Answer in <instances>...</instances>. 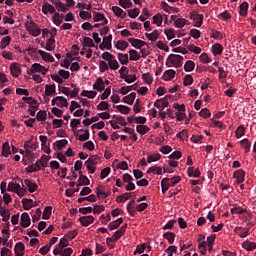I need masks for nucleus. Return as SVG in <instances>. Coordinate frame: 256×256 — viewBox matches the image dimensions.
<instances>
[{
    "label": "nucleus",
    "mask_w": 256,
    "mask_h": 256,
    "mask_svg": "<svg viewBox=\"0 0 256 256\" xmlns=\"http://www.w3.org/2000/svg\"><path fill=\"white\" fill-rule=\"evenodd\" d=\"M79 221L82 227H89V225H91L95 221V217H93L92 215L81 216L79 218Z\"/></svg>",
    "instance_id": "423d86ee"
},
{
    "label": "nucleus",
    "mask_w": 256,
    "mask_h": 256,
    "mask_svg": "<svg viewBox=\"0 0 256 256\" xmlns=\"http://www.w3.org/2000/svg\"><path fill=\"white\" fill-rule=\"evenodd\" d=\"M0 215H1L2 221H4V223H7V221H9V219L11 217L9 210H5V209L0 210Z\"/></svg>",
    "instance_id": "13d9d810"
},
{
    "label": "nucleus",
    "mask_w": 256,
    "mask_h": 256,
    "mask_svg": "<svg viewBox=\"0 0 256 256\" xmlns=\"http://www.w3.org/2000/svg\"><path fill=\"white\" fill-rule=\"evenodd\" d=\"M10 71L13 77H19V75H21V67H19L17 63L11 64Z\"/></svg>",
    "instance_id": "f3484780"
},
{
    "label": "nucleus",
    "mask_w": 256,
    "mask_h": 256,
    "mask_svg": "<svg viewBox=\"0 0 256 256\" xmlns=\"http://www.w3.org/2000/svg\"><path fill=\"white\" fill-rule=\"evenodd\" d=\"M82 45H83V47H96L97 48V46H95V42H93V39H91V37H87V36L84 37Z\"/></svg>",
    "instance_id": "4c0bfd02"
},
{
    "label": "nucleus",
    "mask_w": 256,
    "mask_h": 256,
    "mask_svg": "<svg viewBox=\"0 0 256 256\" xmlns=\"http://www.w3.org/2000/svg\"><path fill=\"white\" fill-rule=\"evenodd\" d=\"M37 121H47V111L40 110L36 115Z\"/></svg>",
    "instance_id": "052dcab7"
},
{
    "label": "nucleus",
    "mask_w": 256,
    "mask_h": 256,
    "mask_svg": "<svg viewBox=\"0 0 256 256\" xmlns=\"http://www.w3.org/2000/svg\"><path fill=\"white\" fill-rule=\"evenodd\" d=\"M45 49L46 51H53L55 49V38L51 37L47 40Z\"/></svg>",
    "instance_id": "79ce46f5"
},
{
    "label": "nucleus",
    "mask_w": 256,
    "mask_h": 256,
    "mask_svg": "<svg viewBox=\"0 0 256 256\" xmlns=\"http://www.w3.org/2000/svg\"><path fill=\"white\" fill-rule=\"evenodd\" d=\"M120 113H122L123 115H129V113L131 112V108L129 106H125V105H117L114 106Z\"/></svg>",
    "instance_id": "72a5a7b5"
},
{
    "label": "nucleus",
    "mask_w": 256,
    "mask_h": 256,
    "mask_svg": "<svg viewBox=\"0 0 256 256\" xmlns=\"http://www.w3.org/2000/svg\"><path fill=\"white\" fill-rule=\"evenodd\" d=\"M127 212L129 213V215H131L132 217H135V213H137V208H135V200H131L128 204H127Z\"/></svg>",
    "instance_id": "a211bd4d"
},
{
    "label": "nucleus",
    "mask_w": 256,
    "mask_h": 256,
    "mask_svg": "<svg viewBox=\"0 0 256 256\" xmlns=\"http://www.w3.org/2000/svg\"><path fill=\"white\" fill-rule=\"evenodd\" d=\"M164 239H167L168 243H170V245H173V243H175V233L173 232H166L163 234Z\"/></svg>",
    "instance_id": "e433bc0d"
},
{
    "label": "nucleus",
    "mask_w": 256,
    "mask_h": 256,
    "mask_svg": "<svg viewBox=\"0 0 256 256\" xmlns=\"http://www.w3.org/2000/svg\"><path fill=\"white\" fill-rule=\"evenodd\" d=\"M30 33L33 37H39L41 35V29L37 27L36 24H33L32 28L30 29Z\"/></svg>",
    "instance_id": "e2e57ef3"
},
{
    "label": "nucleus",
    "mask_w": 256,
    "mask_h": 256,
    "mask_svg": "<svg viewBox=\"0 0 256 256\" xmlns=\"http://www.w3.org/2000/svg\"><path fill=\"white\" fill-rule=\"evenodd\" d=\"M188 51H191V53H195L196 55H200L201 48L198 46H195V44L188 45Z\"/></svg>",
    "instance_id": "774afa93"
},
{
    "label": "nucleus",
    "mask_w": 256,
    "mask_h": 256,
    "mask_svg": "<svg viewBox=\"0 0 256 256\" xmlns=\"http://www.w3.org/2000/svg\"><path fill=\"white\" fill-rule=\"evenodd\" d=\"M52 5H55L57 11H61L62 13H67L69 11V8L61 2V0H51Z\"/></svg>",
    "instance_id": "6e6552de"
},
{
    "label": "nucleus",
    "mask_w": 256,
    "mask_h": 256,
    "mask_svg": "<svg viewBox=\"0 0 256 256\" xmlns=\"http://www.w3.org/2000/svg\"><path fill=\"white\" fill-rule=\"evenodd\" d=\"M56 105L57 107H69V102H67V98L63 97V96H57L56 97Z\"/></svg>",
    "instance_id": "aec40b11"
},
{
    "label": "nucleus",
    "mask_w": 256,
    "mask_h": 256,
    "mask_svg": "<svg viewBox=\"0 0 256 256\" xmlns=\"http://www.w3.org/2000/svg\"><path fill=\"white\" fill-rule=\"evenodd\" d=\"M51 211H53V207L46 206L44 212L42 214V219L47 220L51 218Z\"/></svg>",
    "instance_id": "09e8293b"
},
{
    "label": "nucleus",
    "mask_w": 256,
    "mask_h": 256,
    "mask_svg": "<svg viewBox=\"0 0 256 256\" xmlns=\"http://www.w3.org/2000/svg\"><path fill=\"white\" fill-rule=\"evenodd\" d=\"M118 60L120 61L121 65H127V63H129V55L118 53Z\"/></svg>",
    "instance_id": "603ef678"
},
{
    "label": "nucleus",
    "mask_w": 256,
    "mask_h": 256,
    "mask_svg": "<svg viewBox=\"0 0 256 256\" xmlns=\"http://www.w3.org/2000/svg\"><path fill=\"white\" fill-rule=\"evenodd\" d=\"M37 147H39V146L35 143H31V140L26 141L24 143V149L26 151V157H30L31 159H33V157H35V154L33 153V151H36Z\"/></svg>",
    "instance_id": "f257e3e1"
},
{
    "label": "nucleus",
    "mask_w": 256,
    "mask_h": 256,
    "mask_svg": "<svg viewBox=\"0 0 256 256\" xmlns=\"http://www.w3.org/2000/svg\"><path fill=\"white\" fill-rule=\"evenodd\" d=\"M172 61H173L174 65H177V67H181V65H183V56L172 55Z\"/></svg>",
    "instance_id": "a18cd8bd"
},
{
    "label": "nucleus",
    "mask_w": 256,
    "mask_h": 256,
    "mask_svg": "<svg viewBox=\"0 0 256 256\" xmlns=\"http://www.w3.org/2000/svg\"><path fill=\"white\" fill-rule=\"evenodd\" d=\"M247 11H249V3L243 2V3L240 5L239 15H240L241 17H247Z\"/></svg>",
    "instance_id": "b1692460"
},
{
    "label": "nucleus",
    "mask_w": 256,
    "mask_h": 256,
    "mask_svg": "<svg viewBox=\"0 0 256 256\" xmlns=\"http://www.w3.org/2000/svg\"><path fill=\"white\" fill-rule=\"evenodd\" d=\"M39 140L41 141L42 151L49 155L51 153V148L49 147V144H47V136L40 135Z\"/></svg>",
    "instance_id": "1a4fd4ad"
},
{
    "label": "nucleus",
    "mask_w": 256,
    "mask_h": 256,
    "mask_svg": "<svg viewBox=\"0 0 256 256\" xmlns=\"http://www.w3.org/2000/svg\"><path fill=\"white\" fill-rule=\"evenodd\" d=\"M93 89L96 91H105V81H103V78L99 77L95 83L93 84Z\"/></svg>",
    "instance_id": "ddd939ff"
},
{
    "label": "nucleus",
    "mask_w": 256,
    "mask_h": 256,
    "mask_svg": "<svg viewBox=\"0 0 256 256\" xmlns=\"http://www.w3.org/2000/svg\"><path fill=\"white\" fill-rule=\"evenodd\" d=\"M112 11L116 17H121L122 19H125L127 17V13L123 11V9L119 8V6H113Z\"/></svg>",
    "instance_id": "412c9836"
},
{
    "label": "nucleus",
    "mask_w": 256,
    "mask_h": 256,
    "mask_svg": "<svg viewBox=\"0 0 256 256\" xmlns=\"http://www.w3.org/2000/svg\"><path fill=\"white\" fill-rule=\"evenodd\" d=\"M146 37L149 41H157V39H159V30H154L152 33H146Z\"/></svg>",
    "instance_id": "37998d69"
},
{
    "label": "nucleus",
    "mask_w": 256,
    "mask_h": 256,
    "mask_svg": "<svg viewBox=\"0 0 256 256\" xmlns=\"http://www.w3.org/2000/svg\"><path fill=\"white\" fill-rule=\"evenodd\" d=\"M161 187H162V193H165L169 190L170 184H169V178H163L161 181Z\"/></svg>",
    "instance_id": "bf43d9fd"
},
{
    "label": "nucleus",
    "mask_w": 256,
    "mask_h": 256,
    "mask_svg": "<svg viewBox=\"0 0 256 256\" xmlns=\"http://www.w3.org/2000/svg\"><path fill=\"white\" fill-rule=\"evenodd\" d=\"M240 145L244 147L245 153H249L251 151V142H249V139H243L242 141H240Z\"/></svg>",
    "instance_id": "8fccbe9b"
},
{
    "label": "nucleus",
    "mask_w": 256,
    "mask_h": 256,
    "mask_svg": "<svg viewBox=\"0 0 256 256\" xmlns=\"http://www.w3.org/2000/svg\"><path fill=\"white\" fill-rule=\"evenodd\" d=\"M131 199V193H124L116 198L117 203H125Z\"/></svg>",
    "instance_id": "a19ab883"
},
{
    "label": "nucleus",
    "mask_w": 256,
    "mask_h": 256,
    "mask_svg": "<svg viewBox=\"0 0 256 256\" xmlns=\"http://www.w3.org/2000/svg\"><path fill=\"white\" fill-rule=\"evenodd\" d=\"M10 43H11V36H5L4 38H2L0 42V49H5L6 47H9Z\"/></svg>",
    "instance_id": "ea45409f"
},
{
    "label": "nucleus",
    "mask_w": 256,
    "mask_h": 256,
    "mask_svg": "<svg viewBox=\"0 0 256 256\" xmlns=\"http://www.w3.org/2000/svg\"><path fill=\"white\" fill-rule=\"evenodd\" d=\"M128 43H130V45L135 49H141V47L147 45L145 41L135 38H128Z\"/></svg>",
    "instance_id": "0eeeda50"
},
{
    "label": "nucleus",
    "mask_w": 256,
    "mask_h": 256,
    "mask_svg": "<svg viewBox=\"0 0 256 256\" xmlns=\"http://www.w3.org/2000/svg\"><path fill=\"white\" fill-rule=\"evenodd\" d=\"M181 151H174L169 157H168V165L169 167H177L179 165V162L173 160V159H181L182 157Z\"/></svg>",
    "instance_id": "7ed1b4c3"
},
{
    "label": "nucleus",
    "mask_w": 256,
    "mask_h": 256,
    "mask_svg": "<svg viewBox=\"0 0 256 256\" xmlns=\"http://www.w3.org/2000/svg\"><path fill=\"white\" fill-rule=\"evenodd\" d=\"M111 41H113V35L109 34L108 36L103 37V43L106 45L108 51H111V48L113 47Z\"/></svg>",
    "instance_id": "7c9ffc66"
},
{
    "label": "nucleus",
    "mask_w": 256,
    "mask_h": 256,
    "mask_svg": "<svg viewBox=\"0 0 256 256\" xmlns=\"http://www.w3.org/2000/svg\"><path fill=\"white\" fill-rule=\"evenodd\" d=\"M20 223H21V227H24V228H27L29 227V225H31V218L29 217V213L27 212L22 213Z\"/></svg>",
    "instance_id": "9b49d317"
},
{
    "label": "nucleus",
    "mask_w": 256,
    "mask_h": 256,
    "mask_svg": "<svg viewBox=\"0 0 256 256\" xmlns=\"http://www.w3.org/2000/svg\"><path fill=\"white\" fill-rule=\"evenodd\" d=\"M42 13L44 15H55L56 9L55 6L51 5L49 2L45 1L44 4L42 5Z\"/></svg>",
    "instance_id": "20e7f679"
},
{
    "label": "nucleus",
    "mask_w": 256,
    "mask_h": 256,
    "mask_svg": "<svg viewBox=\"0 0 256 256\" xmlns=\"http://www.w3.org/2000/svg\"><path fill=\"white\" fill-rule=\"evenodd\" d=\"M136 131L140 135H145V133L149 132V127H147L145 125H137L136 126Z\"/></svg>",
    "instance_id": "338daca9"
},
{
    "label": "nucleus",
    "mask_w": 256,
    "mask_h": 256,
    "mask_svg": "<svg viewBox=\"0 0 256 256\" xmlns=\"http://www.w3.org/2000/svg\"><path fill=\"white\" fill-rule=\"evenodd\" d=\"M108 65L110 69H112L113 71H117V69H119V62H117V59L115 58V56L111 61L108 62Z\"/></svg>",
    "instance_id": "0e129e2a"
},
{
    "label": "nucleus",
    "mask_w": 256,
    "mask_h": 256,
    "mask_svg": "<svg viewBox=\"0 0 256 256\" xmlns=\"http://www.w3.org/2000/svg\"><path fill=\"white\" fill-rule=\"evenodd\" d=\"M67 143H69V141H67L66 139H62V140H58L56 142L53 143V149L54 151H61L63 149V147H65L67 145Z\"/></svg>",
    "instance_id": "dca6fc26"
},
{
    "label": "nucleus",
    "mask_w": 256,
    "mask_h": 256,
    "mask_svg": "<svg viewBox=\"0 0 256 256\" xmlns=\"http://www.w3.org/2000/svg\"><path fill=\"white\" fill-rule=\"evenodd\" d=\"M109 107H110L109 102H107V101H102V102H100V103L97 105L96 109H97L98 111H109Z\"/></svg>",
    "instance_id": "49530a36"
},
{
    "label": "nucleus",
    "mask_w": 256,
    "mask_h": 256,
    "mask_svg": "<svg viewBox=\"0 0 256 256\" xmlns=\"http://www.w3.org/2000/svg\"><path fill=\"white\" fill-rule=\"evenodd\" d=\"M121 79H124L126 83H135V81H137V75L135 74L122 75Z\"/></svg>",
    "instance_id": "c9c22d12"
},
{
    "label": "nucleus",
    "mask_w": 256,
    "mask_h": 256,
    "mask_svg": "<svg viewBox=\"0 0 256 256\" xmlns=\"http://www.w3.org/2000/svg\"><path fill=\"white\" fill-rule=\"evenodd\" d=\"M22 205L25 211H29V209L33 208V199L23 198Z\"/></svg>",
    "instance_id": "bb28decb"
},
{
    "label": "nucleus",
    "mask_w": 256,
    "mask_h": 256,
    "mask_svg": "<svg viewBox=\"0 0 256 256\" xmlns=\"http://www.w3.org/2000/svg\"><path fill=\"white\" fill-rule=\"evenodd\" d=\"M115 47L119 51H125V49H127V47H129V44L125 40H118Z\"/></svg>",
    "instance_id": "2f4dec72"
},
{
    "label": "nucleus",
    "mask_w": 256,
    "mask_h": 256,
    "mask_svg": "<svg viewBox=\"0 0 256 256\" xmlns=\"http://www.w3.org/2000/svg\"><path fill=\"white\" fill-rule=\"evenodd\" d=\"M213 55H221L223 53V46L219 43H216L212 46Z\"/></svg>",
    "instance_id": "de8ad7c7"
},
{
    "label": "nucleus",
    "mask_w": 256,
    "mask_h": 256,
    "mask_svg": "<svg viewBox=\"0 0 256 256\" xmlns=\"http://www.w3.org/2000/svg\"><path fill=\"white\" fill-rule=\"evenodd\" d=\"M189 17H190L191 21L194 22V27H201V25H203V15L202 14L190 13Z\"/></svg>",
    "instance_id": "39448f33"
},
{
    "label": "nucleus",
    "mask_w": 256,
    "mask_h": 256,
    "mask_svg": "<svg viewBox=\"0 0 256 256\" xmlns=\"http://www.w3.org/2000/svg\"><path fill=\"white\" fill-rule=\"evenodd\" d=\"M2 155L3 157H9L11 155V146H9V142H5L2 145Z\"/></svg>",
    "instance_id": "c756f323"
},
{
    "label": "nucleus",
    "mask_w": 256,
    "mask_h": 256,
    "mask_svg": "<svg viewBox=\"0 0 256 256\" xmlns=\"http://www.w3.org/2000/svg\"><path fill=\"white\" fill-rule=\"evenodd\" d=\"M234 233H236V235H239L243 239L249 235V229L243 227H236L234 229Z\"/></svg>",
    "instance_id": "6ab92c4d"
},
{
    "label": "nucleus",
    "mask_w": 256,
    "mask_h": 256,
    "mask_svg": "<svg viewBox=\"0 0 256 256\" xmlns=\"http://www.w3.org/2000/svg\"><path fill=\"white\" fill-rule=\"evenodd\" d=\"M159 159H161V154H151L147 158V163H155V161H159Z\"/></svg>",
    "instance_id": "69168bd1"
},
{
    "label": "nucleus",
    "mask_w": 256,
    "mask_h": 256,
    "mask_svg": "<svg viewBox=\"0 0 256 256\" xmlns=\"http://www.w3.org/2000/svg\"><path fill=\"white\" fill-rule=\"evenodd\" d=\"M45 95H46V97H50V95H55V84H53V85L46 84L45 85Z\"/></svg>",
    "instance_id": "f704fd0d"
},
{
    "label": "nucleus",
    "mask_w": 256,
    "mask_h": 256,
    "mask_svg": "<svg viewBox=\"0 0 256 256\" xmlns=\"http://www.w3.org/2000/svg\"><path fill=\"white\" fill-rule=\"evenodd\" d=\"M25 251V244H23V242H18L15 244L14 247V253L16 256H23Z\"/></svg>",
    "instance_id": "4468645a"
},
{
    "label": "nucleus",
    "mask_w": 256,
    "mask_h": 256,
    "mask_svg": "<svg viewBox=\"0 0 256 256\" xmlns=\"http://www.w3.org/2000/svg\"><path fill=\"white\" fill-rule=\"evenodd\" d=\"M83 185H91V181L89 180V178H87V176L80 175L78 179L77 187H81Z\"/></svg>",
    "instance_id": "c85d7f7f"
},
{
    "label": "nucleus",
    "mask_w": 256,
    "mask_h": 256,
    "mask_svg": "<svg viewBox=\"0 0 256 256\" xmlns=\"http://www.w3.org/2000/svg\"><path fill=\"white\" fill-rule=\"evenodd\" d=\"M99 163V156L98 155H92L86 160L85 164L89 165H97Z\"/></svg>",
    "instance_id": "6e6d98bb"
},
{
    "label": "nucleus",
    "mask_w": 256,
    "mask_h": 256,
    "mask_svg": "<svg viewBox=\"0 0 256 256\" xmlns=\"http://www.w3.org/2000/svg\"><path fill=\"white\" fill-rule=\"evenodd\" d=\"M96 193H97V197L101 199H107V197H109V193L103 191V189H101V186H98L96 188Z\"/></svg>",
    "instance_id": "5fc2aeb1"
},
{
    "label": "nucleus",
    "mask_w": 256,
    "mask_h": 256,
    "mask_svg": "<svg viewBox=\"0 0 256 256\" xmlns=\"http://www.w3.org/2000/svg\"><path fill=\"white\" fill-rule=\"evenodd\" d=\"M135 97H137V94L135 92H132L129 95L125 96L123 98V101L127 103V105H133V103H135Z\"/></svg>",
    "instance_id": "5701e85b"
},
{
    "label": "nucleus",
    "mask_w": 256,
    "mask_h": 256,
    "mask_svg": "<svg viewBox=\"0 0 256 256\" xmlns=\"http://www.w3.org/2000/svg\"><path fill=\"white\" fill-rule=\"evenodd\" d=\"M195 69V62L188 60L184 65V70L189 73Z\"/></svg>",
    "instance_id": "3c124183"
},
{
    "label": "nucleus",
    "mask_w": 256,
    "mask_h": 256,
    "mask_svg": "<svg viewBox=\"0 0 256 256\" xmlns=\"http://www.w3.org/2000/svg\"><path fill=\"white\" fill-rule=\"evenodd\" d=\"M119 5L123 9H129L133 7V2H131V0H119Z\"/></svg>",
    "instance_id": "4d7b16f0"
},
{
    "label": "nucleus",
    "mask_w": 256,
    "mask_h": 256,
    "mask_svg": "<svg viewBox=\"0 0 256 256\" xmlns=\"http://www.w3.org/2000/svg\"><path fill=\"white\" fill-rule=\"evenodd\" d=\"M233 177L236 179V183H243V181H245V170H236L233 174Z\"/></svg>",
    "instance_id": "9d476101"
},
{
    "label": "nucleus",
    "mask_w": 256,
    "mask_h": 256,
    "mask_svg": "<svg viewBox=\"0 0 256 256\" xmlns=\"http://www.w3.org/2000/svg\"><path fill=\"white\" fill-rule=\"evenodd\" d=\"M63 17H64L63 14L55 13L53 16L54 25L59 27V25H61V23H63Z\"/></svg>",
    "instance_id": "58836bf2"
},
{
    "label": "nucleus",
    "mask_w": 256,
    "mask_h": 256,
    "mask_svg": "<svg viewBox=\"0 0 256 256\" xmlns=\"http://www.w3.org/2000/svg\"><path fill=\"white\" fill-rule=\"evenodd\" d=\"M24 185L26 186V187H28V191H29V193H35V191L37 190V189H39V186H37V183H33L31 180H29V179H25L24 180Z\"/></svg>",
    "instance_id": "2eb2a0df"
},
{
    "label": "nucleus",
    "mask_w": 256,
    "mask_h": 256,
    "mask_svg": "<svg viewBox=\"0 0 256 256\" xmlns=\"http://www.w3.org/2000/svg\"><path fill=\"white\" fill-rule=\"evenodd\" d=\"M129 55H130V61H139L141 59V55H139V52H137V50H130L129 51Z\"/></svg>",
    "instance_id": "c03bdc74"
},
{
    "label": "nucleus",
    "mask_w": 256,
    "mask_h": 256,
    "mask_svg": "<svg viewBox=\"0 0 256 256\" xmlns=\"http://www.w3.org/2000/svg\"><path fill=\"white\" fill-rule=\"evenodd\" d=\"M243 249L246 251H255L256 249V243L251 241H245L242 243Z\"/></svg>",
    "instance_id": "4be33fe9"
},
{
    "label": "nucleus",
    "mask_w": 256,
    "mask_h": 256,
    "mask_svg": "<svg viewBox=\"0 0 256 256\" xmlns=\"http://www.w3.org/2000/svg\"><path fill=\"white\" fill-rule=\"evenodd\" d=\"M188 176L190 177H201V171L199 168L194 169L193 167H189L187 169Z\"/></svg>",
    "instance_id": "a878e982"
},
{
    "label": "nucleus",
    "mask_w": 256,
    "mask_h": 256,
    "mask_svg": "<svg viewBox=\"0 0 256 256\" xmlns=\"http://www.w3.org/2000/svg\"><path fill=\"white\" fill-rule=\"evenodd\" d=\"M123 223V218H118L115 221H112L108 227L110 231H115V229H118V227Z\"/></svg>",
    "instance_id": "cd10ccee"
},
{
    "label": "nucleus",
    "mask_w": 256,
    "mask_h": 256,
    "mask_svg": "<svg viewBox=\"0 0 256 256\" xmlns=\"http://www.w3.org/2000/svg\"><path fill=\"white\" fill-rule=\"evenodd\" d=\"M38 54L42 57L43 61L48 63H55V58L51 54L43 50H38Z\"/></svg>",
    "instance_id": "f8f14e48"
},
{
    "label": "nucleus",
    "mask_w": 256,
    "mask_h": 256,
    "mask_svg": "<svg viewBox=\"0 0 256 256\" xmlns=\"http://www.w3.org/2000/svg\"><path fill=\"white\" fill-rule=\"evenodd\" d=\"M113 119H115L113 121L116 122L118 125H122V127L127 126V121H125V117L114 115Z\"/></svg>",
    "instance_id": "864d4df0"
},
{
    "label": "nucleus",
    "mask_w": 256,
    "mask_h": 256,
    "mask_svg": "<svg viewBox=\"0 0 256 256\" xmlns=\"http://www.w3.org/2000/svg\"><path fill=\"white\" fill-rule=\"evenodd\" d=\"M20 187H21V184L17 182H10L8 184L7 191H12L13 193H17Z\"/></svg>",
    "instance_id": "473e14b6"
},
{
    "label": "nucleus",
    "mask_w": 256,
    "mask_h": 256,
    "mask_svg": "<svg viewBox=\"0 0 256 256\" xmlns=\"http://www.w3.org/2000/svg\"><path fill=\"white\" fill-rule=\"evenodd\" d=\"M173 77H175V70H166L162 76V79L164 81H171V79H173Z\"/></svg>",
    "instance_id": "393cba45"
},
{
    "label": "nucleus",
    "mask_w": 256,
    "mask_h": 256,
    "mask_svg": "<svg viewBox=\"0 0 256 256\" xmlns=\"http://www.w3.org/2000/svg\"><path fill=\"white\" fill-rule=\"evenodd\" d=\"M127 229V224H124L119 230H117L112 237L108 238V243H115V241H119L120 237L125 235V231Z\"/></svg>",
    "instance_id": "f03ea898"
},
{
    "label": "nucleus",
    "mask_w": 256,
    "mask_h": 256,
    "mask_svg": "<svg viewBox=\"0 0 256 256\" xmlns=\"http://www.w3.org/2000/svg\"><path fill=\"white\" fill-rule=\"evenodd\" d=\"M243 135H245V126L240 125L236 129L235 136L237 139H241V137H243Z\"/></svg>",
    "instance_id": "680f3d73"
}]
</instances>
